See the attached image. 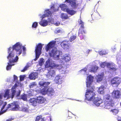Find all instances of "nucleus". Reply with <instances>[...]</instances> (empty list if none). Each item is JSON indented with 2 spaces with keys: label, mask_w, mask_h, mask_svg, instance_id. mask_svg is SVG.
I'll use <instances>...</instances> for the list:
<instances>
[{
  "label": "nucleus",
  "mask_w": 121,
  "mask_h": 121,
  "mask_svg": "<svg viewBox=\"0 0 121 121\" xmlns=\"http://www.w3.org/2000/svg\"><path fill=\"white\" fill-rule=\"evenodd\" d=\"M66 5L65 4L60 5V7L61 8V9L64 11H66L69 14L71 15H73L74 14L76 13V11L72 9H70L69 8L66 9Z\"/></svg>",
  "instance_id": "nucleus-10"
},
{
  "label": "nucleus",
  "mask_w": 121,
  "mask_h": 121,
  "mask_svg": "<svg viewBox=\"0 0 121 121\" xmlns=\"http://www.w3.org/2000/svg\"><path fill=\"white\" fill-rule=\"evenodd\" d=\"M50 9H53V11H55L56 10L55 9V6L54 4H53L51 6Z\"/></svg>",
  "instance_id": "nucleus-49"
},
{
  "label": "nucleus",
  "mask_w": 121,
  "mask_h": 121,
  "mask_svg": "<svg viewBox=\"0 0 121 121\" xmlns=\"http://www.w3.org/2000/svg\"><path fill=\"white\" fill-rule=\"evenodd\" d=\"M60 45L64 49H68L70 46V43L69 41L65 40L61 43Z\"/></svg>",
  "instance_id": "nucleus-14"
},
{
  "label": "nucleus",
  "mask_w": 121,
  "mask_h": 121,
  "mask_svg": "<svg viewBox=\"0 0 121 121\" xmlns=\"http://www.w3.org/2000/svg\"><path fill=\"white\" fill-rule=\"evenodd\" d=\"M38 74L37 73H31L29 76V78L31 80H35L38 77Z\"/></svg>",
  "instance_id": "nucleus-21"
},
{
  "label": "nucleus",
  "mask_w": 121,
  "mask_h": 121,
  "mask_svg": "<svg viewBox=\"0 0 121 121\" xmlns=\"http://www.w3.org/2000/svg\"><path fill=\"white\" fill-rule=\"evenodd\" d=\"M50 82H45L41 81L39 82V84L41 86H43L45 88H47L48 85L50 84Z\"/></svg>",
  "instance_id": "nucleus-18"
},
{
  "label": "nucleus",
  "mask_w": 121,
  "mask_h": 121,
  "mask_svg": "<svg viewBox=\"0 0 121 121\" xmlns=\"http://www.w3.org/2000/svg\"><path fill=\"white\" fill-rule=\"evenodd\" d=\"M78 23L79 24L81 25L78 30V35L80 37V39H82L84 38L85 36L84 34H86V32L84 30V23L81 19L78 22Z\"/></svg>",
  "instance_id": "nucleus-5"
},
{
  "label": "nucleus",
  "mask_w": 121,
  "mask_h": 121,
  "mask_svg": "<svg viewBox=\"0 0 121 121\" xmlns=\"http://www.w3.org/2000/svg\"><path fill=\"white\" fill-rule=\"evenodd\" d=\"M23 51L24 52H25L26 51V48L25 47L23 46Z\"/></svg>",
  "instance_id": "nucleus-55"
},
{
  "label": "nucleus",
  "mask_w": 121,
  "mask_h": 121,
  "mask_svg": "<svg viewBox=\"0 0 121 121\" xmlns=\"http://www.w3.org/2000/svg\"><path fill=\"white\" fill-rule=\"evenodd\" d=\"M18 59V56H16L15 58L11 60L10 59L9 60V61L8 63V65H7L6 67V69L7 70H9L11 69L12 65H10V64H11L13 63H15L17 61Z\"/></svg>",
  "instance_id": "nucleus-13"
},
{
  "label": "nucleus",
  "mask_w": 121,
  "mask_h": 121,
  "mask_svg": "<svg viewBox=\"0 0 121 121\" xmlns=\"http://www.w3.org/2000/svg\"><path fill=\"white\" fill-rule=\"evenodd\" d=\"M55 71L53 69H51L49 71L46 76L47 77H52L53 75L55 74Z\"/></svg>",
  "instance_id": "nucleus-24"
},
{
  "label": "nucleus",
  "mask_w": 121,
  "mask_h": 121,
  "mask_svg": "<svg viewBox=\"0 0 121 121\" xmlns=\"http://www.w3.org/2000/svg\"><path fill=\"white\" fill-rule=\"evenodd\" d=\"M54 93L53 89L51 87H49L47 89V94L49 96H52L54 95Z\"/></svg>",
  "instance_id": "nucleus-23"
},
{
  "label": "nucleus",
  "mask_w": 121,
  "mask_h": 121,
  "mask_svg": "<svg viewBox=\"0 0 121 121\" xmlns=\"http://www.w3.org/2000/svg\"><path fill=\"white\" fill-rule=\"evenodd\" d=\"M41 93L45 95L47 93V89L46 88H44L40 90Z\"/></svg>",
  "instance_id": "nucleus-32"
},
{
  "label": "nucleus",
  "mask_w": 121,
  "mask_h": 121,
  "mask_svg": "<svg viewBox=\"0 0 121 121\" xmlns=\"http://www.w3.org/2000/svg\"><path fill=\"white\" fill-rule=\"evenodd\" d=\"M25 75H20V81H23L25 78Z\"/></svg>",
  "instance_id": "nucleus-45"
},
{
  "label": "nucleus",
  "mask_w": 121,
  "mask_h": 121,
  "mask_svg": "<svg viewBox=\"0 0 121 121\" xmlns=\"http://www.w3.org/2000/svg\"><path fill=\"white\" fill-rule=\"evenodd\" d=\"M121 82V78L117 77L113 78L111 81V85L114 87H117Z\"/></svg>",
  "instance_id": "nucleus-9"
},
{
  "label": "nucleus",
  "mask_w": 121,
  "mask_h": 121,
  "mask_svg": "<svg viewBox=\"0 0 121 121\" xmlns=\"http://www.w3.org/2000/svg\"><path fill=\"white\" fill-rule=\"evenodd\" d=\"M42 117V116L41 115L37 116L36 117L35 121H39L41 119Z\"/></svg>",
  "instance_id": "nucleus-39"
},
{
  "label": "nucleus",
  "mask_w": 121,
  "mask_h": 121,
  "mask_svg": "<svg viewBox=\"0 0 121 121\" xmlns=\"http://www.w3.org/2000/svg\"><path fill=\"white\" fill-rule=\"evenodd\" d=\"M49 22H51V21H49Z\"/></svg>",
  "instance_id": "nucleus-59"
},
{
  "label": "nucleus",
  "mask_w": 121,
  "mask_h": 121,
  "mask_svg": "<svg viewBox=\"0 0 121 121\" xmlns=\"http://www.w3.org/2000/svg\"><path fill=\"white\" fill-rule=\"evenodd\" d=\"M29 102L30 105L34 106H36L37 105V102L36 99L34 98H30L29 100Z\"/></svg>",
  "instance_id": "nucleus-19"
},
{
  "label": "nucleus",
  "mask_w": 121,
  "mask_h": 121,
  "mask_svg": "<svg viewBox=\"0 0 121 121\" xmlns=\"http://www.w3.org/2000/svg\"><path fill=\"white\" fill-rule=\"evenodd\" d=\"M59 65L56 64L54 61L50 58H48L46 61L45 66L46 68L51 67L52 68H57L59 67Z\"/></svg>",
  "instance_id": "nucleus-8"
},
{
  "label": "nucleus",
  "mask_w": 121,
  "mask_h": 121,
  "mask_svg": "<svg viewBox=\"0 0 121 121\" xmlns=\"http://www.w3.org/2000/svg\"><path fill=\"white\" fill-rule=\"evenodd\" d=\"M87 70V69L86 68H84L82 69H81L80 71L81 72L82 71H84V72H85Z\"/></svg>",
  "instance_id": "nucleus-52"
},
{
  "label": "nucleus",
  "mask_w": 121,
  "mask_h": 121,
  "mask_svg": "<svg viewBox=\"0 0 121 121\" xmlns=\"http://www.w3.org/2000/svg\"><path fill=\"white\" fill-rule=\"evenodd\" d=\"M62 59L66 62H69L71 60L70 55L69 54H65L63 57Z\"/></svg>",
  "instance_id": "nucleus-20"
},
{
  "label": "nucleus",
  "mask_w": 121,
  "mask_h": 121,
  "mask_svg": "<svg viewBox=\"0 0 121 121\" xmlns=\"http://www.w3.org/2000/svg\"><path fill=\"white\" fill-rule=\"evenodd\" d=\"M17 85L16 84H15L12 87L11 89V93L10 95L11 98L12 99L14 97L15 95L16 91V87H17Z\"/></svg>",
  "instance_id": "nucleus-16"
},
{
  "label": "nucleus",
  "mask_w": 121,
  "mask_h": 121,
  "mask_svg": "<svg viewBox=\"0 0 121 121\" xmlns=\"http://www.w3.org/2000/svg\"><path fill=\"white\" fill-rule=\"evenodd\" d=\"M56 57L57 58H59V55H56Z\"/></svg>",
  "instance_id": "nucleus-57"
},
{
  "label": "nucleus",
  "mask_w": 121,
  "mask_h": 121,
  "mask_svg": "<svg viewBox=\"0 0 121 121\" xmlns=\"http://www.w3.org/2000/svg\"><path fill=\"white\" fill-rule=\"evenodd\" d=\"M45 100L44 98L40 96L37 97L36 99L37 102L39 104L43 103L45 102Z\"/></svg>",
  "instance_id": "nucleus-22"
},
{
  "label": "nucleus",
  "mask_w": 121,
  "mask_h": 121,
  "mask_svg": "<svg viewBox=\"0 0 121 121\" xmlns=\"http://www.w3.org/2000/svg\"><path fill=\"white\" fill-rule=\"evenodd\" d=\"M48 22L46 20H44L41 21L39 24L41 26H45L47 25Z\"/></svg>",
  "instance_id": "nucleus-28"
},
{
  "label": "nucleus",
  "mask_w": 121,
  "mask_h": 121,
  "mask_svg": "<svg viewBox=\"0 0 121 121\" xmlns=\"http://www.w3.org/2000/svg\"><path fill=\"white\" fill-rule=\"evenodd\" d=\"M21 99L24 101H27V95L24 94H23L21 96Z\"/></svg>",
  "instance_id": "nucleus-31"
},
{
  "label": "nucleus",
  "mask_w": 121,
  "mask_h": 121,
  "mask_svg": "<svg viewBox=\"0 0 121 121\" xmlns=\"http://www.w3.org/2000/svg\"><path fill=\"white\" fill-rule=\"evenodd\" d=\"M66 3H68L69 5L73 9L77 8L78 5V4H76V0H66L65 1Z\"/></svg>",
  "instance_id": "nucleus-12"
},
{
  "label": "nucleus",
  "mask_w": 121,
  "mask_h": 121,
  "mask_svg": "<svg viewBox=\"0 0 121 121\" xmlns=\"http://www.w3.org/2000/svg\"><path fill=\"white\" fill-rule=\"evenodd\" d=\"M103 102L104 108L109 109L113 107L114 104L113 100L109 94L105 95L104 98Z\"/></svg>",
  "instance_id": "nucleus-4"
},
{
  "label": "nucleus",
  "mask_w": 121,
  "mask_h": 121,
  "mask_svg": "<svg viewBox=\"0 0 121 121\" xmlns=\"http://www.w3.org/2000/svg\"><path fill=\"white\" fill-rule=\"evenodd\" d=\"M38 24L37 22H34L32 24V28H35L36 27L38 26Z\"/></svg>",
  "instance_id": "nucleus-41"
},
{
  "label": "nucleus",
  "mask_w": 121,
  "mask_h": 121,
  "mask_svg": "<svg viewBox=\"0 0 121 121\" xmlns=\"http://www.w3.org/2000/svg\"><path fill=\"white\" fill-rule=\"evenodd\" d=\"M22 44L20 42H18L13 45L12 47H10L8 50V55L7 56V58L9 60L14 59L13 58L14 57L15 55L13 51L14 50H15L17 55H20L22 52Z\"/></svg>",
  "instance_id": "nucleus-2"
},
{
  "label": "nucleus",
  "mask_w": 121,
  "mask_h": 121,
  "mask_svg": "<svg viewBox=\"0 0 121 121\" xmlns=\"http://www.w3.org/2000/svg\"><path fill=\"white\" fill-rule=\"evenodd\" d=\"M11 108V110L13 111H17L19 110L20 107L17 101H14L11 104H9L7 108L8 109Z\"/></svg>",
  "instance_id": "nucleus-6"
},
{
  "label": "nucleus",
  "mask_w": 121,
  "mask_h": 121,
  "mask_svg": "<svg viewBox=\"0 0 121 121\" xmlns=\"http://www.w3.org/2000/svg\"><path fill=\"white\" fill-rule=\"evenodd\" d=\"M61 18L63 19L66 20L69 19L68 15L65 13H62L61 15Z\"/></svg>",
  "instance_id": "nucleus-29"
},
{
  "label": "nucleus",
  "mask_w": 121,
  "mask_h": 121,
  "mask_svg": "<svg viewBox=\"0 0 121 121\" xmlns=\"http://www.w3.org/2000/svg\"><path fill=\"white\" fill-rule=\"evenodd\" d=\"M2 93L0 94V100H1L2 99Z\"/></svg>",
  "instance_id": "nucleus-53"
},
{
  "label": "nucleus",
  "mask_w": 121,
  "mask_h": 121,
  "mask_svg": "<svg viewBox=\"0 0 121 121\" xmlns=\"http://www.w3.org/2000/svg\"><path fill=\"white\" fill-rule=\"evenodd\" d=\"M95 78L97 82H99L102 81L103 79V77L101 75L99 74L96 76Z\"/></svg>",
  "instance_id": "nucleus-30"
},
{
  "label": "nucleus",
  "mask_w": 121,
  "mask_h": 121,
  "mask_svg": "<svg viewBox=\"0 0 121 121\" xmlns=\"http://www.w3.org/2000/svg\"><path fill=\"white\" fill-rule=\"evenodd\" d=\"M99 53L100 55H103L106 54V52L105 51H100Z\"/></svg>",
  "instance_id": "nucleus-44"
},
{
  "label": "nucleus",
  "mask_w": 121,
  "mask_h": 121,
  "mask_svg": "<svg viewBox=\"0 0 121 121\" xmlns=\"http://www.w3.org/2000/svg\"><path fill=\"white\" fill-rule=\"evenodd\" d=\"M56 43V42L55 41H50L46 45L45 47V48L47 52L49 51L50 49L54 47L49 53V54L51 57H54L57 54V49L56 47H54Z\"/></svg>",
  "instance_id": "nucleus-3"
},
{
  "label": "nucleus",
  "mask_w": 121,
  "mask_h": 121,
  "mask_svg": "<svg viewBox=\"0 0 121 121\" xmlns=\"http://www.w3.org/2000/svg\"><path fill=\"white\" fill-rule=\"evenodd\" d=\"M42 46L41 43H38L36 46L35 50V60H36L39 58L41 54Z\"/></svg>",
  "instance_id": "nucleus-7"
},
{
  "label": "nucleus",
  "mask_w": 121,
  "mask_h": 121,
  "mask_svg": "<svg viewBox=\"0 0 121 121\" xmlns=\"http://www.w3.org/2000/svg\"><path fill=\"white\" fill-rule=\"evenodd\" d=\"M13 79L14 81H17L18 80L17 77L15 75H13Z\"/></svg>",
  "instance_id": "nucleus-48"
},
{
  "label": "nucleus",
  "mask_w": 121,
  "mask_h": 121,
  "mask_svg": "<svg viewBox=\"0 0 121 121\" xmlns=\"http://www.w3.org/2000/svg\"><path fill=\"white\" fill-rule=\"evenodd\" d=\"M93 77L89 75L87 77V81L86 82V86L88 87L85 93L86 99L88 101H91L95 98L96 94L94 92V88L91 85L93 82Z\"/></svg>",
  "instance_id": "nucleus-1"
},
{
  "label": "nucleus",
  "mask_w": 121,
  "mask_h": 121,
  "mask_svg": "<svg viewBox=\"0 0 121 121\" xmlns=\"http://www.w3.org/2000/svg\"><path fill=\"white\" fill-rule=\"evenodd\" d=\"M44 62V59L43 58H41L40 59V61H39V65L41 66H42Z\"/></svg>",
  "instance_id": "nucleus-38"
},
{
  "label": "nucleus",
  "mask_w": 121,
  "mask_h": 121,
  "mask_svg": "<svg viewBox=\"0 0 121 121\" xmlns=\"http://www.w3.org/2000/svg\"><path fill=\"white\" fill-rule=\"evenodd\" d=\"M21 92V91L20 90H19L18 93L17 94L16 97H17L19 96L20 95Z\"/></svg>",
  "instance_id": "nucleus-51"
},
{
  "label": "nucleus",
  "mask_w": 121,
  "mask_h": 121,
  "mask_svg": "<svg viewBox=\"0 0 121 121\" xmlns=\"http://www.w3.org/2000/svg\"><path fill=\"white\" fill-rule=\"evenodd\" d=\"M22 110L23 111L27 112L28 111V108L26 107H23L22 108Z\"/></svg>",
  "instance_id": "nucleus-46"
},
{
  "label": "nucleus",
  "mask_w": 121,
  "mask_h": 121,
  "mask_svg": "<svg viewBox=\"0 0 121 121\" xmlns=\"http://www.w3.org/2000/svg\"><path fill=\"white\" fill-rule=\"evenodd\" d=\"M54 81L58 85L61 84L63 82L61 77L58 75L56 76L54 79Z\"/></svg>",
  "instance_id": "nucleus-15"
},
{
  "label": "nucleus",
  "mask_w": 121,
  "mask_h": 121,
  "mask_svg": "<svg viewBox=\"0 0 121 121\" xmlns=\"http://www.w3.org/2000/svg\"><path fill=\"white\" fill-rule=\"evenodd\" d=\"M76 38V35H73L71 36L69 40L70 42H72L73 41L75 40Z\"/></svg>",
  "instance_id": "nucleus-37"
},
{
  "label": "nucleus",
  "mask_w": 121,
  "mask_h": 121,
  "mask_svg": "<svg viewBox=\"0 0 121 121\" xmlns=\"http://www.w3.org/2000/svg\"><path fill=\"white\" fill-rule=\"evenodd\" d=\"M61 30H58L57 31V33H60V32H61Z\"/></svg>",
  "instance_id": "nucleus-56"
},
{
  "label": "nucleus",
  "mask_w": 121,
  "mask_h": 121,
  "mask_svg": "<svg viewBox=\"0 0 121 121\" xmlns=\"http://www.w3.org/2000/svg\"><path fill=\"white\" fill-rule=\"evenodd\" d=\"M45 15H46V16L48 17L51 14V12L48 9L45 11Z\"/></svg>",
  "instance_id": "nucleus-34"
},
{
  "label": "nucleus",
  "mask_w": 121,
  "mask_h": 121,
  "mask_svg": "<svg viewBox=\"0 0 121 121\" xmlns=\"http://www.w3.org/2000/svg\"><path fill=\"white\" fill-rule=\"evenodd\" d=\"M118 121H121V120H118Z\"/></svg>",
  "instance_id": "nucleus-58"
},
{
  "label": "nucleus",
  "mask_w": 121,
  "mask_h": 121,
  "mask_svg": "<svg viewBox=\"0 0 121 121\" xmlns=\"http://www.w3.org/2000/svg\"><path fill=\"white\" fill-rule=\"evenodd\" d=\"M9 89L6 90L4 95V98H7V99L11 98L10 95H9Z\"/></svg>",
  "instance_id": "nucleus-26"
},
{
  "label": "nucleus",
  "mask_w": 121,
  "mask_h": 121,
  "mask_svg": "<svg viewBox=\"0 0 121 121\" xmlns=\"http://www.w3.org/2000/svg\"><path fill=\"white\" fill-rule=\"evenodd\" d=\"M41 121H49V120L51 119V117H46L42 118L41 117Z\"/></svg>",
  "instance_id": "nucleus-33"
},
{
  "label": "nucleus",
  "mask_w": 121,
  "mask_h": 121,
  "mask_svg": "<svg viewBox=\"0 0 121 121\" xmlns=\"http://www.w3.org/2000/svg\"><path fill=\"white\" fill-rule=\"evenodd\" d=\"M110 111L112 112L114 115H116L119 112V111L118 109H114L111 110Z\"/></svg>",
  "instance_id": "nucleus-36"
},
{
  "label": "nucleus",
  "mask_w": 121,
  "mask_h": 121,
  "mask_svg": "<svg viewBox=\"0 0 121 121\" xmlns=\"http://www.w3.org/2000/svg\"><path fill=\"white\" fill-rule=\"evenodd\" d=\"M105 89V87L104 85H102L99 87L98 90V92L100 94H102L104 93V90Z\"/></svg>",
  "instance_id": "nucleus-27"
},
{
  "label": "nucleus",
  "mask_w": 121,
  "mask_h": 121,
  "mask_svg": "<svg viewBox=\"0 0 121 121\" xmlns=\"http://www.w3.org/2000/svg\"><path fill=\"white\" fill-rule=\"evenodd\" d=\"M5 112V111H1L0 112V115L3 114Z\"/></svg>",
  "instance_id": "nucleus-54"
},
{
  "label": "nucleus",
  "mask_w": 121,
  "mask_h": 121,
  "mask_svg": "<svg viewBox=\"0 0 121 121\" xmlns=\"http://www.w3.org/2000/svg\"><path fill=\"white\" fill-rule=\"evenodd\" d=\"M106 63L105 62H104L100 64V66L102 68H104L105 65H106Z\"/></svg>",
  "instance_id": "nucleus-47"
},
{
  "label": "nucleus",
  "mask_w": 121,
  "mask_h": 121,
  "mask_svg": "<svg viewBox=\"0 0 121 121\" xmlns=\"http://www.w3.org/2000/svg\"><path fill=\"white\" fill-rule=\"evenodd\" d=\"M29 67V66L28 65H26V66L25 67L23 68V69L21 70V72H24L26 70L28 69Z\"/></svg>",
  "instance_id": "nucleus-42"
},
{
  "label": "nucleus",
  "mask_w": 121,
  "mask_h": 121,
  "mask_svg": "<svg viewBox=\"0 0 121 121\" xmlns=\"http://www.w3.org/2000/svg\"><path fill=\"white\" fill-rule=\"evenodd\" d=\"M114 65L112 63H106V66L107 68L110 69L112 66H114Z\"/></svg>",
  "instance_id": "nucleus-35"
},
{
  "label": "nucleus",
  "mask_w": 121,
  "mask_h": 121,
  "mask_svg": "<svg viewBox=\"0 0 121 121\" xmlns=\"http://www.w3.org/2000/svg\"><path fill=\"white\" fill-rule=\"evenodd\" d=\"M111 94L112 97L114 99H118L121 97V92L118 90H114Z\"/></svg>",
  "instance_id": "nucleus-11"
},
{
  "label": "nucleus",
  "mask_w": 121,
  "mask_h": 121,
  "mask_svg": "<svg viewBox=\"0 0 121 121\" xmlns=\"http://www.w3.org/2000/svg\"><path fill=\"white\" fill-rule=\"evenodd\" d=\"M36 84L35 82H33L30 83L29 85V87L30 88H33L34 87L36 86Z\"/></svg>",
  "instance_id": "nucleus-40"
},
{
  "label": "nucleus",
  "mask_w": 121,
  "mask_h": 121,
  "mask_svg": "<svg viewBox=\"0 0 121 121\" xmlns=\"http://www.w3.org/2000/svg\"><path fill=\"white\" fill-rule=\"evenodd\" d=\"M109 69L110 70H111L113 71H116L117 69L115 68V66L114 65V66H112Z\"/></svg>",
  "instance_id": "nucleus-43"
},
{
  "label": "nucleus",
  "mask_w": 121,
  "mask_h": 121,
  "mask_svg": "<svg viewBox=\"0 0 121 121\" xmlns=\"http://www.w3.org/2000/svg\"><path fill=\"white\" fill-rule=\"evenodd\" d=\"M7 103L6 102H4V104L3 105L1 109V111H2L3 109L5 107L7 104Z\"/></svg>",
  "instance_id": "nucleus-50"
},
{
  "label": "nucleus",
  "mask_w": 121,
  "mask_h": 121,
  "mask_svg": "<svg viewBox=\"0 0 121 121\" xmlns=\"http://www.w3.org/2000/svg\"><path fill=\"white\" fill-rule=\"evenodd\" d=\"M98 67L96 65H92L90 69V71L91 72H96Z\"/></svg>",
  "instance_id": "nucleus-25"
},
{
  "label": "nucleus",
  "mask_w": 121,
  "mask_h": 121,
  "mask_svg": "<svg viewBox=\"0 0 121 121\" xmlns=\"http://www.w3.org/2000/svg\"><path fill=\"white\" fill-rule=\"evenodd\" d=\"M94 100V104L96 106H99L100 104L103 103V100L99 98H95Z\"/></svg>",
  "instance_id": "nucleus-17"
}]
</instances>
